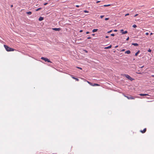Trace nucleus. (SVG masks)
Listing matches in <instances>:
<instances>
[{
	"label": "nucleus",
	"mask_w": 154,
	"mask_h": 154,
	"mask_svg": "<svg viewBox=\"0 0 154 154\" xmlns=\"http://www.w3.org/2000/svg\"><path fill=\"white\" fill-rule=\"evenodd\" d=\"M4 47L6 50L8 51H14V49L10 48L5 45H4Z\"/></svg>",
	"instance_id": "nucleus-1"
},
{
	"label": "nucleus",
	"mask_w": 154,
	"mask_h": 154,
	"mask_svg": "<svg viewBox=\"0 0 154 154\" xmlns=\"http://www.w3.org/2000/svg\"><path fill=\"white\" fill-rule=\"evenodd\" d=\"M122 75L123 76H125L128 79H129L131 81H132L133 80V79H132L131 77L130 76H129L128 74H122Z\"/></svg>",
	"instance_id": "nucleus-2"
},
{
	"label": "nucleus",
	"mask_w": 154,
	"mask_h": 154,
	"mask_svg": "<svg viewBox=\"0 0 154 154\" xmlns=\"http://www.w3.org/2000/svg\"><path fill=\"white\" fill-rule=\"evenodd\" d=\"M41 59L42 60H44L45 62L47 61L48 62L51 63V62L46 57H42Z\"/></svg>",
	"instance_id": "nucleus-3"
},
{
	"label": "nucleus",
	"mask_w": 154,
	"mask_h": 154,
	"mask_svg": "<svg viewBox=\"0 0 154 154\" xmlns=\"http://www.w3.org/2000/svg\"><path fill=\"white\" fill-rule=\"evenodd\" d=\"M124 96L127 98L129 100H131V99H134V97L130 95L129 96H127L126 95H124Z\"/></svg>",
	"instance_id": "nucleus-4"
},
{
	"label": "nucleus",
	"mask_w": 154,
	"mask_h": 154,
	"mask_svg": "<svg viewBox=\"0 0 154 154\" xmlns=\"http://www.w3.org/2000/svg\"><path fill=\"white\" fill-rule=\"evenodd\" d=\"M120 32H121L122 33V34H126V33H127V32H128L127 31H124V30L123 29L121 30Z\"/></svg>",
	"instance_id": "nucleus-5"
},
{
	"label": "nucleus",
	"mask_w": 154,
	"mask_h": 154,
	"mask_svg": "<svg viewBox=\"0 0 154 154\" xmlns=\"http://www.w3.org/2000/svg\"><path fill=\"white\" fill-rule=\"evenodd\" d=\"M52 29L55 31H59L61 30V29L60 28H53Z\"/></svg>",
	"instance_id": "nucleus-6"
},
{
	"label": "nucleus",
	"mask_w": 154,
	"mask_h": 154,
	"mask_svg": "<svg viewBox=\"0 0 154 154\" xmlns=\"http://www.w3.org/2000/svg\"><path fill=\"white\" fill-rule=\"evenodd\" d=\"M71 76L72 77V78L73 79L75 80L76 81H79V79H78L75 77L73 75H71Z\"/></svg>",
	"instance_id": "nucleus-7"
},
{
	"label": "nucleus",
	"mask_w": 154,
	"mask_h": 154,
	"mask_svg": "<svg viewBox=\"0 0 154 154\" xmlns=\"http://www.w3.org/2000/svg\"><path fill=\"white\" fill-rule=\"evenodd\" d=\"M139 95L140 96H149L148 94H139Z\"/></svg>",
	"instance_id": "nucleus-8"
},
{
	"label": "nucleus",
	"mask_w": 154,
	"mask_h": 154,
	"mask_svg": "<svg viewBox=\"0 0 154 154\" xmlns=\"http://www.w3.org/2000/svg\"><path fill=\"white\" fill-rule=\"evenodd\" d=\"M146 128H145L143 130H140V132L142 133H144L146 132Z\"/></svg>",
	"instance_id": "nucleus-9"
},
{
	"label": "nucleus",
	"mask_w": 154,
	"mask_h": 154,
	"mask_svg": "<svg viewBox=\"0 0 154 154\" xmlns=\"http://www.w3.org/2000/svg\"><path fill=\"white\" fill-rule=\"evenodd\" d=\"M43 19H44V18L43 17H39L38 20L39 21H41L43 20Z\"/></svg>",
	"instance_id": "nucleus-10"
},
{
	"label": "nucleus",
	"mask_w": 154,
	"mask_h": 154,
	"mask_svg": "<svg viewBox=\"0 0 154 154\" xmlns=\"http://www.w3.org/2000/svg\"><path fill=\"white\" fill-rule=\"evenodd\" d=\"M131 53V52L129 50L125 52V53L127 54H130Z\"/></svg>",
	"instance_id": "nucleus-11"
},
{
	"label": "nucleus",
	"mask_w": 154,
	"mask_h": 154,
	"mask_svg": "<svg viewBox=\"0 0 154 154\" xmlns=\"http://www.w3.org/2000/svg\"><path fill=\"white\" fill-rule=\"evenodd\" d=\"M132 45L135 46H138V44L137 43H132Z\"/></svg>",
	"instance_id": "nucleus-12"
},
{
	"label": "nucleus",
	"mask_w": 154,
	"mask_h": 154,
	"mask_svg": "<svg viewBox=\"0 0 154 154\" xmlns=\"http://www.w3.org/2000/svg\"><path fill=\"white\" fill-rule=\"evenodd\" d=\"M100 85L94 83L93 84V86H100Z\"/></svg>",
	"instance_id": "nucleus-13"
},
{
	"label": "nucleus",
	"mask_w": 154,
	"mask_h": 154,
	"mask_svg": "<svg viewBox=\"0 0 154 154\" xmlns=\"http://www.w3.org/2000/svg\"><path fill=\"white\" fill-rule=\"evenodd\" d=\"M26 13L27 14H28V15H30L31 14H32V12H31V11H29V12H27Z\"/></svg>",
	"instance_id": "nucleus-14"
},
{
	"label": "nucleus",
	"mask_w": 154,
	"mask_h": 154,
	"mask_svg": "<svg viewBox=\"0 0 154 154\" xmlns=\"http://www.w3.org/2000/svg\"><path fill=\"white\" fill-rule=\"evenodd\" d=\"M98 30V29H94L93 30L92 32H97Z\"/></svg>",
	"instance_id": "nucleus-15"
},
{
	"label": "nucleus",
	"mask_w": 154,
	"mask_h": 154,
	"mask_svg": "<svg viewBox=\"0 0 154 154\" xmlns=\"http://www.w3.org/2000/svg\"><path fill=\"white\" fill-rule=\"evenodd\" d=\"M111 47H112V46L111 45H109V46H108V47H106L105 48L106 49H109V48H111Z\"/></svg>",
	"instance_id": "nucleus-16"
},
{
	"label": "nucleus",
	"mask_w": 154,
	"mask_h": 154,
	"mask_svg": "<svg viewBox=\"0 0 154 154\" xmlns=\"http://www.w3.org/2000/svg\"><path fill=\"white\" fill-rule=\"evenodd\" d=\"M139 52H140L139 51H138L137 52H136L135 54V56H137V55L138 54H139Z\"/></svg>",
	"instance_id": "nucleus-17"
},
{
	"label": "nucleus",
	"mask_w": 154,
	"mask_h": 154,
	"mask_svg": "<svg viewBox=\"0 0 154 154\" xmlns=\"http://www.w3.org/2000/svg\"><path fill=\"white\" fill-rule=\"evenodd\" d=\"M41 9H42V8H39L36 9V11H38L39 10H41Z\"/></svg>",
	"instance_id": "nucleus-18"
},
{
	"label": "nucleus",
	"mask_w": 154,
	"mask_h": 154,
	"mask_svg": "<svg viewBox=\"0 0 154 154\" xmlns=\"http://www.w3.org/2000/svg\"><path fill=\"white\" fill-rule=\"evenodd\" d=\"M110 5H104V7H108L110 6Z\"/></svg>",
	"instance_id": "nucleus-19"
},
{
	"label": "nucleus",
	"mask_w": 154,
	"mask_h": 154,
	"mask_svg": "<svg viewBox=\"0 0 154 154\" xmlns=\"http://www.w3.org/2000/svg\"><path fill=\"white\" fill-rule=\"evenodd\" d=\"M137 26V25L135 24H134L133 25V27L134 28H136Z\"/></svg>",
	"instance_id": "nucleus-20"
},
{
	"label": "nucleus",
	"mask_w": 154,
	"mask_h": 154,
	"mask_svg": "<svg viewBox=\"0 0 154 154\" xmlns=\"http://www.w3.org/2000/svg\"><path fill=\"white\" fill-rule=\"evenodd\" d=\"M84 12L85 13H88V11L87 10H84Z\"/></svg>",
	"instance_id": "nucleus-21"
},
{
	"label": "nucleus",
	"mask_w": 154,
	"mask_h": 154,
	"mask_svg": "<svg viewBox=\"0 0 154 154\" xmlns=\"http://www.w3.org/2000/svg\"><path fill=\"white\" fill-rule=\"evenodd\" d=\"M89 84L91 86H93V84L92 83L90 82V83H89Z\"/></svg>",
	"instance_id": "nucleus-22"
},
{
	"label": "nucleus",
	"mask_w": 154,
	"mask_h": 154,
	"mask_svg": "<svg viewBox=\"0 0 154 154\" xmlns=\"http://www.w3.org/2000/svg\"><path fill=\"white\" fill-rule=\"evenodd\" d=\"M148 51L149 52H150L151 51V50L150 49H149L148 50Z\"/></svg>",
	"instance_id": "nucleus-23"
},
{
	"label": "nucleus",
	"mask_w": 154,
	"mask_h": 154,
	"mask_svg": "<svg viewBox=\"0 0 154 154\" xmlns=\"http://www.w3.org/2000/svg\"><path fill=\"white\" fill-rule=\"evenodd\" d=\"M136 73L138 74H140L141 73V71H138V72H136Z\"/></svg>",
	"instance_id": "nucleus-24"
},
{
	"label": "nucleus",
	"mask_w": 154,
	"mask_h": 154,
	"mask_svg": "<svg viewBox=\"0 0 154 154\" xmlns=\"http://www.w3.org/2000/svg\"><path fill=\"white\" fill-rule=\"evenodd\" d=\"M109 18H105V20H109Z\"/></svg>",
	"instance_id": "nucleus-25"
},
{
	"label": "nucleus",
	"mask_w": 154,
	"mask_h": 154,
	"mask_svg": "<svg viewBox=\"0 0 154 154\" xmlns=\"http://www.w3.org/2000/svg\"><path fill=\"white\" fill-rule=\"evenodd\" d=\"M104 16H103V15H101L100 16V17L101 18H102L104 17Z\"/></svg>",
	"instance_id": "nucleus-26"
},
{
	"label": "nucleus",
	"mask_w": 154,
	"mask_h": 154,
	"mask_svg": "<svg viewBox=\"0 0 154 154\" xmlns=\"http://www.w3.org/2000/svg\"><path fill=\"white\" fill-rule=\"evenodd\" d=\"M112 30H111L110 31L108 32L107 33H110V32H112Z\"/></svg>",
	"instance_id": "nucleus-27"
},
{
	"label": "nucleus",
	"mask_w": 154,
	"mask_h": 154,
	"mask_svg": "<svg viewBox=\"0 0 154 154\" xmlns=\"http://www.w3.org/2000/svg\"><path fill=\"white\" fill-rule=\"evenodd\" d=\"M129 15V14L128 13V14H125V16H128Z\"/></svg>",
	"instance_id": "nucleus-28"
},
{
	"label": "nucleus",
	"mask_w": 154,
	"mask_h": 154,
	"mask_svg": "<svg viewBox=\"0 0 154 154\" xmlns=\"http://www.w3.org/2000/svg\"><path fill=\"white\" fill-rule=\"evenodd\" d=\"M111 35L112 36H114L115 35L114 34H111Z\"/></svg>",
	"instance_id": "nucleus-29"
},
{
	"label": "nucleus",
	"mask_w": 154,
	"mask_h": 154,
	"mask_svg": "<svg viewBox=\"0 0 154 154\" xmlns=\"http://www.w3.org/2000/svg\"><path fill=\"white\" fill-rule=\"evenodd\" d=\"M138 14H136L134 15V17H136V16H138Z\"/></svg>",
	"instance_id": "nucleus-30"
},
{
	"label": "nucleus",
	"mask_w": 154,
	"mask_h": 154,
	"mask_svg": "<svg viewBox=\"0 0 154 154\" xmlns=\"http://www.w3.org/2000/svg\"><path fill=\"white\" fill-rule=\"evenodd\" d=\"M48 4V3H44V5H46Z\"/></svg>",
	"instance_id": "nucleus-31"
},
{
	"label": "nucleus",
	"mask_w": 154,
	"mask_h": 154,
	"mask_svg": "<svg viewBox=\"0 0 154 154\" xmlns=\"http://www.w3.org/2000/svg\"><path fill=\"white\" fill-rule=\"evenodd\" d=\"M146 34V35H149V33H148V32H146V34Z\"/></svg>",
	"instance_id": "nucleus-32"
},
{
	"label": "nucleus",
	"mask_w": 154,
	"mask_h": 154,
	"mask_svg": "<svg viewBox=\"0 0 154 154\" xmlns=\"http://www.w3.org/2000/svg\"><path fill=\"white\" fill-rule=\"evenodd\" d=\"M129 39V37H128L126 39V40L128 41Z\"/></svg>",
	"instance_id": "nucleus-33"
},
{
	"label": "nucleus",
	"mask_w": 154,
	"mask_h": 154,
	"mask_svg": "<svg viewBox=\"0 0 154 154\" xmlns=\"http://www.w3.org/2000/svg\"><path fill=\"white\" fill-rule=\"evenodd\" d=\"M79 5H76V7L77 8H79Z\"/></svg>",
	"instance_id": "nucleus-34"
},
{
	"label": "nucleus",
	"mask_w": 154,
	"mask_h": 154,
	"mask_svg": "<svg viewBox=\"0 0 154 154\" xmlns=\"http://www.w3.org/2000/svg\"><path fill=\"white\" fill-rule=\"evenodd\" d=\"M86 34H88L89 33V32H88V31L87 32H86Z\"/></svg>",
	"instance_id": "nucleus-35"
},
{
	"label": "nucleus",
	"mask_w": 154,
	"mask_h": 154,
	"mask_svg": "<svg viewBox=\"0 0 154 154\" xmlns=\"http://www.w3.org/2000/svg\"><path fill=\"white\" fill-rule=\"evenodd\" d=\"M100 2V1H97V3H98L99 2Z\"/></svg>",
	"instance_id": "nucleus-36"
},
{
	"label": "nucleus",
	"mask_w": 154,
	"mask_h": 154,
	"mask_svg": "<svg viewBox=\"0 0 154 154\" xmlns=\"http://www.w3.org/2000/svg\"><path fill=\"white\" fill-rule=\"evenodd\" d=\"M87 38H88V39H89L91 38V37H88Z\"/></svg>",
	"instance_id": "nucleus-37"
},
{
	"label": "nucleus",
	"mask_w": 154,
	"mask_h": 154,
	"mask_svg": "<svg viewBox=\"0 0 154 154\" xmlns=\"http://www.w3.org/2000/svg\"><path fill=\"white\" fill-rule=\"evenodd\" d=\"M82 31H83L82 30H80V31L79 32H82Z\"/></svg>",
	"instance_id": "nucleus-38"
},
{
	"label": "nucleus",
	"mask_w": 154,
	"mask_h": 154,
	"mask_svg": "<svg viewBox=\"0 0 154 154\" xmlns=\"http://www.w3.org/2000/svg\"><path fill=\"white\" fill-rule=\"evenodd\" d=\"M13 5H11V8L13 7Z\"/></svg>",
	"instance_id": "nucleus-39"
},
{
	"label": "nucleus",
	"mask_w": 154,
	"mask_h": 154,
	"mask_svg": "<svg viewBox=\"0 0 154 154\" xmlns=\"http://www.w3.org/2000/svg\"><path fill=\"white\" fill-rule=\"evenodd\" d=\"M114 32H117V30H116V29H115V30H114Z\"/></svg>",
	"instance_id": "nucleus-40"
},
{
	"label": "nucleus",
	"mask_w": 154,
	"mask_h": 154,
	"mask_svg": "<svg viewBox=\"0 0 154 154\" xmlns=\"http://www.w3.org/2000/svg\"><path fill=\"white\" fill-rule=\"evenodd\" d=\"M109 38V37L108 36H106V38Z\"/></svg>",
	"instance_id": "nucleus-41"
},
{
	"label": "nucleus",
	"mask_w": 154,
	"mask_h": 154,
	"mask_svg": "<svg viewBox=\"0 0 154 154\" xmlns=\"http://www.w3.org/2000/svg\"><path fill=\"white\" fill-rule=\"evenodd\" d=\"M152 34H153V33L152 32L150 34V35H152Z\"/></svg>",
	"instance_id": "nucleus-42"
},
{
	"label": "nucleus",
	"mask_w": 154,
	"mask_h": 154,
	"mask_svg": "<svg viewBox=\"0 0 154 154\" xmlns=\"http://www.w3.org/2000/svg\"><path fill=\"white\" fill-rule=\"evenodd\" d=\"M85 51L86 52V53H87L88 52V51L86 50H85Z\"/></svg>",
	"instance_id": "nucleus-43"
},
{
	"label": "nucleus",
	"mask_w": 154,
	"mask_h": 154,
	"mask_svg": "<svg viewBox=\"0 0 154 154\" xmlns=\"http://www.w3.org/2000/svg\"><path fill=\"white\" fill-rule=\"evenodd\" d=\"M87 82L89 84V83H90V82H88V81H87Z\"/></svg>",
	"instance_id": "nucleus-44"
},
{
	"label": "nucleus",
	"mask_w": 154,
	"mask_h": 154,
	"mask_svg": "<svg viewBox=\"0 0 154 154\" xmlns=\"http://www.w3.org/2000/svg\"><path fill=\"white\" fill-rule=\"evenodd\" d=\"M94 35H95V34H92V35H93V36H94Z\"/></svg>",
	"instance_id": "nucleus-45"
},
{
	"label": "nucleus",
	"mask_w": 154,
	"mask_h": 154,
	"mask_svg": "<svg viewBox=\"0 0 154 154\" xmlns=\"http://www.w3.org/2000/svg\"><path fill=\"white\" fill-rule=\"evenodd\" d=\"M79 68L81 70L82 69V68Z\"/></svg>",
	"instance_id": "nucleus-46"
},
{
	"label": "nucleus",
	"mask_w": 154,
	"mask_h": 154,
	"mask_svg": "<svg viewBox=\"0 0 154 154\" xmlns=\"http://www.w3.org/2000/svg\"><path fill=\"white\" fill-rule=\"evenodd\" d=\"M152 77H154V75H152Z\"/></svg>",
	"instance_id": "nucleus-47"
},
{
	"label": "nucleus",
	"mask_w": 154,
	"mask_h": 154,
	"mask_svg": "<svg viewBox=\"0 0 154 154\" xmlns=\"http://www.w3.org/2000/svg\"><path fill=\"white\" fill-rule=\"evenodd\" d=\"M143 67V66H142L141 67H140L142 68V67Z\"/></svg>",
	"instance_id": "nucleus-48"
}]
</instances>
